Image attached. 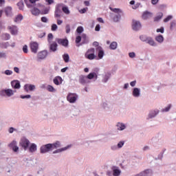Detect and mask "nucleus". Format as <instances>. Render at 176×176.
<instances>
[{
  "label": "nucleus",
  "mask_w": 176,
  "mask_h": 176,
  "mask_svg": "<svg viewBox=\"0 0 176 176\" xmlns=\"http://www.w3.org/2000/svg\"><path fill=\"white\" fill-rule=\"evenodd\" d=\"M16 91L12 89H5L0 91V97H12L14 96Z\"/></svg>",
  "instance_id": "nucleus-1"
},
{
  "label": "nucleus",
  "mask_w": 176,
  "mask_h": 176,
  "mask_svg": "<svg viewBox=\"0 0 176 176\" xmlns=\"http://www.w3.org/2000/svg\"><path fill=\"white\" fill-rule=\"evenodd\" d=\"M26 6H28V8H32L30 10L31 14H32V16H35L36 17H38V16H39V14H41V10H39L38 8L36 7H34V6L32 4H30L27 2V0H25Z\"/></svg>",
  "instance_id": "nucleus-2"
},
{
  "label": "nucleus",
  "mask_w": 176,
  "mask_h": 176,
  "mask_svg": "<svg viewBox=\"0 0 176 176\" xmlns=\"http://www.w3.org/2000/svg\"><path fill=\"white\" fill-rule=\"evenodd\" d=\"M30 140L25 138H22L19 142L20 146L24 150L27 151L30 148Z\"/></svg>",
  "instance_id": "nucleus-3"
},
{
  "label": "nucleus",
  "mask_w": 176,
  "mask_h": 176,
  "mask_svg": "<svg viewBox=\"0 0 176 176\" xmlns=\"http://www.w3.org/2000/svg\"><path fill=\"white\" fill-rule=\"evenodd\" d=\"M67 100L70 104H75L76 100H78V94L74 93H69L67 96Z\"/></svg>",
  "instance_id": "nucleus-4"
},
{
  "label": "nucleus",
  "mask_w": 176,
  "mask_h": 176,
  "mask_svg": "<svg viewBox=\"0 0 176 176\" xmlns=\"http://www.w3.org/2000/svg\"><path fill=\"white\" fill-rule=\"evenodd\" d=\"M52 151H53L52 148V144H44L40 148L41 153H47V152H50Z\"/></svg>",
  "instance_id": "nucleus-5"
},
{
  "label": "nucleus",
  "mask_w": 176,
  "mask_h": 176,
  "mask_svg": "<svg viewBox=\"0 0 176 176\" xmlns=\"http://www.w3.org/2000/svg\"><path fill=\"white\" fill-rule=\"evenodd\" d=\"M30 50L34 54L38 53V49H39V44L37 42L32 41L30 43Z\"/></svg>",
  "instance_id": "nucleus-6"
},
{
  "label": "nucleus",
  "mask_w": 176,
  "mask_h": 176,
  "mask_svg": "<svg viewBox=\"0 0 176 176\" xmlns=\"http://www.w3.org/2000/svg\"><path fill=\"white\" fill-rule=\"evenodd\" d=\"M61 8H63V3H58L56 6L54 16L56 19H59V17H61V13H63V12L61 11Z\"/></svg>",
  "instance_id": "nucleus-7"
},
{
  "label": "nucleus",
  "mask_w": 176,
  "mask_h": 176,
  "mask_svg": "<svg viewBox=\"0 0 176 176\" xmlns=\"http://www.w3.org/2000/svg\"><path fill=\"white\" fill-rule=\"evenodd\" d=\"M38 8H42L41 10V14H48L49 12H50V7H46L45 5L38 3L37 4Z\"/></svg>",
  "instance_id": "nucleus-8"
},
{
  "label": "nucleus",
  "mask_w": 176,
  "mask_h": 176,
  "mask_svg": "<svg viewBox=\"0 0 176 176\" xmlns=\"http://www.w3.org/2000/svg\"><path fill=\"white\" fill-rule=\"evenodd\" d=\"M141 27H142V25H141V22H140V21L133 20L132 28L134 31H138L139 30H141Z\"/></svg>",
  "instance_id": "nucleus-9"
},
{
  "label": "nucleus",
  "mask_w": 176,
  "mask_h": 176,
  "mask_svg": "<svg viewBox=\"0 0 176 176\" xmlns=\"http://www.w3.org/2000/svg\"><path fill=\"white\" fill-rule=\"evenodd\" d=\"M78 82L81 85H85L90 83V80H88L87 76L81 75L79 76Z\"/></svg>",
  "instance_id": "nucleus-10"
},
{
  "label": "nucleus",
  "mask_w": 176,
  "mask_h": 176,
  "mask_svg": "<svg viewBox=\"0 0 176 176\" xmlns=\"http://www.w3.org/2000/svg\"><path fill=\"white\" fill-rule=\"evenodd\" d=\"M111 170L113 176H120L122 174V170H120L119 166H112Z\"/></svg>",
  "instance_id": "nucleus-11"
},
{
  "label": "nucleus",
  "mask_w": 176,
  "mask_h": 176,
  "mask_svg": "<svg viewBox=\"0 0 176 176\" xmlns=\"http://www.w3.org/2000/svg\"><path fill=\"white\" fill-rule=\"evenodd\" d=\"M4 13L6 17H12L13 16V11L11 6H7L4 9Z\"/></svg>",
  "instance_id": "nucleus-12"
},
{
  "label": "nucleus",
  "mask_w": 176,
  "mask_h": 176,
  "mask_svg": "<svg viewBox=\"0 0 176 176\" xmlns=\"http://www.w3.org/2000/svg\"><path fill=\"white\" fill-rule=\"evenodd\" d=\"M36 88V87L34 85L26 84L24 85V90L26 93H28V91H34Z\"/></svg>",
  "instance_id": "nucleus-13"
},
{
  "label": "nucleus",
  "mask_w": 176,
  "mask_h": 176,
  "mask_svg": "<svg viewBox=\"0 0 176 176\" xmlns=\"http://www.w3.org/2000/svg\"><path fill=\"white\" fill-rule=\"evenodd\" d=\"M8 30H10V32L12 35H17V32H19L17 26L16 25H9L8 26Z\"/></svg>",
  "instance_id": "nucleus-14"
},
{
  "label": "nucleus",
  "mask_w": 176,
  "mask_h": 176,
  "mask_svg": "<svg viewBox=\"0 0 176 176\" xmlns=\"http://www.w3.org/2000/svg\"><path fill=\"white\" fill-rule=\"evenodd\" d=\"M48 52L46 50L41 51L38 53L37 57L38 60H45L47 57Z\"/></svg>",
  "instance_id": "nucleus-15"
},
{
  "label": "nucleus",
  "mask_w": 176,
  "mask_h": 176,
  "mask_svg": "<svg viewBox=\"0 0 176 176\" xmlns=\"http://www.w3.org/2000/svg\"><path fill=\"white\" fill-rule=\"evenodd\" d=\"M57 47H58V45L56 41L50 42V52H57Z\"/></svg>",
  "instance_id": "nucleus-16"
},
{
  "label": "nucleus",
  "mask_w": 176,
  "mask_h": 176,
  "mask_svg": "<svg viewBox=\"0 0 176 176\" xmlns=\"http://www.w3.org/2000/svg\"><path fill=\"white\" fill-rule=\"evenodd\" d=\"M96 52H98V57L100 60L102 59L104 56L105 55V53L104 52V50H102V47H98L96 48Z\"/></svg>",
  "instance_id": "nucleus-17"
},
{
  "label": "nucleus",
  "mask_w": 176,
  "mask_h": 176,
  "mask_svg": "<svg viewBox=\"0 0 176 176\" xmlns=\"http://www.w3.org/2000/svg\"><path fill=\"white\" fill-rule=\"evenodd\" d=\"M58 45L64 46V47H68V40L64 38H58L57 40Z\"/></svg>",
  "instance_id": "nucleus-18"
},
{
  "label": "nucleus",
  "mask_w": 176,
  "mask_h": 176,
  "mask_svg": "<svg viewBox=\"0 0 176 176\" xmlns=\"http://www.w3.org/2000/svg\"><path fill=\"white\" fill-rule=\"evenodd\" d=\"M132 96H133V97H135L136 98L140 97V96H141V89L137 87L133 88V90L132 91Z\"/></svg>",
  "instance_id": "nucleus-19"
},
{
  "label": "nucleus",
  "mask_w": 176,
  "mask_h": 176,
  "mask_svg": "<svg viewBox=\"0 0 176 176\" xmlns=\"http://www.w3.org/2000/svg\"><path fill=\"white\" fill-rule=\"evenodd\" d=\"M53 82L56 86H60L63 83V78L60 76H56L53 80Z\"/></svg>",
  "instance_id": "nucleus-20"
},
{
  "label": "nucleus",
  "mask_w": 176,
  "mask_h": 176,
  "mask_svg": "<svg viewBox=\"0 0 176 176\" xmlns=\"http://www.w3.org/2000/svg\"><path fill=\"white\" fill-rule=\"evenodd\" d=\"M69 148H71V145H68L62 148H58V149L53 151V154L55 155L56 153H61V152H64V151H67V149H69Z\"/></svg>",
  "instance_id": "nucleus-21"
},
{
  "label": "nucleus",
  "mask_w": 176,
  "mask_h": 176,
  "mask_svg": "<svg viewBox=\"0 0 176 176\" xmlns=\"http://www.w3.org/2000/svg\"><path fill=\"white\" fill-rule=\"evenodd\" d=\"M153 14L151 12L145 11L142 14V19L144 20H147V19H151L152 17Z\"/></svg>",
  "instance_id": "nucleus-22"
},
{
  "label": "nucleus",
  "mask_w": 176,
  "mask_h": 176,
  "mask_svg": "<svg viewBox=\"0 0 176 176\" xmlns=\"http://www.w3.org/2000/svg\"><path fill=\"white\" fill-rule=\"evenodd\" d=\"M11 86L14 89H20V87H21L20 85V82L19 80H13V81H12L11 82Z\"/></svg>",
  "instance_id": "nucleus-23"
},
{
  "label": "nucleus",
  "mask_w": 176,
  "mask_h": 176,
  "mask_svg": "<svg viewBox=\"0 0 176 176\" xmlns=\"http://www.w3.org/2000/svg\"><path fill=\"white\" fill-rule=\"evenodd\" d=\"M146 43H148V45L153 47L157 46V44L156 43V42H155V40H153L152 37H148Z\"/></svg>",
  "instance_id": "nucleus-24"
},
{
  "label": "nucleus",
  "mask_w": 176,
  "mask_h": 176,
  "mask_svg": "<svg viewBox=\"0 0 176 176\" xmlns=\"http://www.w3.org/2000/svg\"><path fill=\"white\" fill-rule=\"evenodd\" d=\"M117 130L120 131H123V130L126 129V124L122 122H118L116 124Z\"/></svg>",
  "instance_id": "nucleus-25"
},
{
  "label": "nucleus",
  "mask_w": 176,
  "mask_h": 176,
  "mask_svg": "<svg viewBox=\"0 0 176 176\" xmlns=\"http://www.w3.org/2000/svg\"><path fill=\"white\" fill-rule=\"evenodd\" d=\"M87 78L88 80H91V79L97 80V78H98V76H97V74L96 72H92V73H90L89 74H88L87 76Z\"/></svg>",
  "instance_id": "nucleus-26"
},
{
  "label": "nucleus",
  "mask_w": 176,
  "mask_h": 176,
  "mask_svg": "<svg viewBox=\"0 0 176 176\" xmlns=\"http://www.w3.org/2000/svg\"><path fill=\"white\" fill-rule=\"evenodd\" d=\"M51 146L53 149H57L58 148H61V142H60L59 141H56V142L51 144Z\"/></svg>",
  "instance_id": "nucleus-27"
},
{
  "label": "nucleus",
  "mask_w": 176,
  "mask_h": 176,
  "mask_svg": "<svg viewBox=\"0 0 176 176\" xmlns=\"http://www.w3.org/2000/svg\"><path fill=\"white\" fill-rule=\"evenodd\" d=\"M102 107L105 111H111V104L107 101L103 102Z\"/></svg>",
  "instance_id": "nucleus-28"
},
{
  "label": "nucleus",
  "mask_w": 176,
  "mask_h": 176,
  "mask_svg": "<svg viewBox=\"0 0 176 176\" xmlns=\"http://www.w3.org/2000/svg\"><path fill=\"white\" fill-rule=\"evenodd\" d=\"M29 152L31 153H34V152H36V144H31L29 146Z\"/></svg>",
  "instance_id": "nucleus-29"
},
{
  "label": "nucleus",
  "mask_w": 176,
  "mask_h": 176,
  "mask_svg": "<svg viewBox=\"0 0 176 176\" xmlns=\"http://www.w3.org/2000/svg\"><path fill=\"white\" fill-rule=\"evenodd\" d=\"M109 49L111 50H116L118 49V43L116 41H113L110 45H109Z\"/></svg>",
  "instance_id": "nucleus-30"
},
{
  "label": "nucleus",
  "mask_w": 176,
  "mask_h": 176,
  "mask_svg": "<svg viewBox=\"0 0 176 176\" xmlns=\"http://www.w3.org/2000/svg\"><path fill=\"white\" fill-rule=\"evenodd\" d=\"M155 41L158 42V43H163L164 42V37L162 35H158L155 36Z\"/></svg>",
  "instance_id": "nucleus-31"
},
{
  "label": "nucleus",
  "mask_w": 176,
  "mask_h": 176,
  "mask_svg": "<svg viewBox=\"0 0 176 176\" xmlns=\"http://www.w3.org/2000/svg\"><path fill=\"white\" fill-rule=\"evenodd\" d=\"M111 78V74L110 73H106L104 76H103V79H102V82L103 83H107V82H108V80H109V78Z\"/></svg>",
  "instance_id": "nucleus-32"
},
{
  "label": "nucleus",
  "mask_w": 176,
  "mask_h": 176,
  "mask_svg": "<svg viewBox=\"0 0 176 176\" xmlns=\"http://www.w3.org/2000/svg\"><path fill=\"white\" fill-rule=\"evenodd\" d=\"M61 9L63 13H65V14H69L71 13V11H69V9L68 8V7L64 6V4H63Z\"/></svg>",
  "instance_id": "nucleus-33"
},
{
  "label": "nucleus",
  "mask_w": 176,
  "mask_h": 176,
  "mask_svg": "<svg viewBox=\"0 0 176 176\" xmlns=\"http://www.w3.org/2000/svg\"><path fill=\"white\" fill-rule=\"evenodd\" d=\"M157 113H159V110H154L153 111H151L148 114V118L150 119H152L153 118H155V116H156V115H157Z\"/></svg>",
  "instance_id": "nucleus-34"
},
{
  "label": "nucleus",
  "mask_w": 176,
  "mask_h": 176,
  "mask_svg": "<svg viewBox=\"0 0 176 176\" xmlns=\"http://www.w3.org/2000/svg\"><path fill=\"white\" fill-rule=\"evenodd\" d=\"M0 47L1 49H8V47H9V43L8 42L0 43Z\"/></svg>",
  "instance_id": "nucleus-35"
},
{
  "label": "nucleus",
  "mask_w": 176,
  "mask_h": 176,
  "mask_svg": "<svg viewBox=\"0 0 176 176\" xmlns=\"http://www.w3.org/2000/svg\"><path fill=\"white\" fill-rule=\"evenodd\" d=\"M23 15L21 14H18L15 19H14V22L15 23H20V21H21V20H23Z\"/></svg>",
  "instance_id": "nucleus-36"
},
{
  "label": "nucleus",
  "mask_w": 176,
  "mask_h": 176,
  "mask_svg": "<svg viewBox=\"0 0 176 176\" xmlns=\"http://www.w3.org/2000/svg\"><path fill=\"white\" fill-rule=\"evenodd\" d=\"M17 145V141L16 140H12L9 144L8 146L10 149H12L14 146H16Z\"/></svg>",
  "instance_id": "nucleus-37"
},
{
  "label": "nucleus",
  "mask_w": 176,
  "mask_h": 176,
  "mask_svg": "<svg viewBox=\"0 0 176 176\" xmlns=\"http://www.w3.org/2000/svg\"><path fill=\"white\" fill-rule=\"evenodd\" d=\"M121 17H122V16L120 15V14H118L116 15V16L113 17V21H114L115 23H118V22H119V21H120Z\"/></svg>",
  "instance_id": "nucleus-38"
},
{
  "label": "nucleus",
  "mask_w": 176,
  "mask_h": 176,
  "mask_svg": "<svg viewBox=\"0 0 176 176\" xmlns=\"http://www.w3.org/2000/svg\"><path fill=\"white\" fill-rule=\"evenodd\" d=\"M47 90L51 93H55L56 91V89L52 85H47Z\"/></svg>",
  "instance_id": "nucleus-39"
},
{
  "label": "nucleus",
  "mask_w": 176,
  "mask_h": 176,
  "mask_svg": "<svg viewBox=\"0 0 176 176\" xmlns=\"http://www.w3.org/2000/svg\"><path fill=\"white\" fill-rule=\"evenodd\" d=\"M63 58L65 63H69V55H68V54H65L63 56Z\"/></svg>",
  "instance_id": "nucleus-40"
},
{
  "label": "nucleus",
  "mask_w": 176,
  "mask_h": 176,
  "mask_svg": "<svg viewBox=\"0 0 176 176\" xmlns=\"http://www.w3.org/2000/svg\"><path fill=\"white\" fill-rule=\"evenodd\" d=\"M17 6L19 7V9H20V10H23V9H24V2H23V1H19L17 3Z\"/></svg>",
  "instance_id": "nucleus-41"
},
{
  "label": "nucleus",
  "mask_w": 176,
  "mask_h": 176,
  "mask_svg": "<svg viewBox=\"0 0 176 176\" xmlns=\"http://www.w3.org/2000/svg\"><path fill=\"white\" fill-rule=\"evenodd\" d=\"M2 38H3V39H5V41H8V40L10 39V34H9L8 33L3 34Z\"/></svg>",
  "instance_id": "nucleus-42"
},
{
  "label": "nucleus",
  "mask_w": 176,
  "mask_h": 176,
  "mask_svg": "<svg viewBox=\"0 0 176 176\" xmlns=\"http://www.w3.org/2000/svg\"><path fill=\"white\" fill-rule=\"evenodd\" d=\"M163 17V13L160 12L154 19V21H160Z\"/></svg>",
  "instance_id": "nucleus-43"
},
{
  "label": "nucleus",
  "mask_w": 176,
  "mask_h": 176,
  "mask_svg": "<svg viewBox=\"0 0 176 176\" xmlns=\"http://www.w3.org/2000/svg\"><path fill=\"white\" fill-rule=\"evenodd\" d=\"M111 10H112V12H114V13H118V14H120V13H122V10L119 9V8H110Z\"/></svg>",
  "instance_id": "nucleus-44"
},
{
  "label": "nucleus",
  "mask_w": 176,
  "mask_h": 176,
  "mask_svg": "<svg viewBox=\"0 0 176 176\" xmlns=\"http://www.w3.org/2000/svg\"><path fill=\"white\" fill-rule=\"evenodd\" d=\"M170 109H171V104H168L166 107L162 109L161 112H168Z\"/></svg>",
  "instance_id": "nucleus-45"
},
{
  "label": "nucleus",
  "mask_w": 176,
  "mask_h": 176,
  "mask_svg": "<svg viewBox=\"0 0 176 176\" xmlns=\"http://www.w3.org/2000/svg\"><path fill=\"white\" fill-rule=\"evenodd\" d=\"M148 38L149 37L145 36H140V41H142V42H146V43L148 41Z\"/></svg>",
  "instance_id": "nucleus-46"
},
{
  "label": "nucleus",
  "mask_w": 176,
  "mask_h": 176,
  "mask_svg": "<svg viewBox=\"0 0 176 176\" xmlns=\"http://www.w3.org/2000/svg\"><path fill=\"white\" fill-rule=\"evenodd\" d=\"M87 58L89 60H94V58H96V55L94 54H89L87 56Z\"/></svg>",
  "instance_id": "nucleus-47"
},
{
  "label": "nucleus",
  "mask_w": 176,
  "mask_h": 176,
  "mask_svg": "<svg viewBox=\"0 0 176 176\" xmlns=\"http://www.w3.org/2000/svg\"><path fill=\"white\" fill-rule=\"evenodd\" d=\"M11 149L14 152V153H19V151H20V148L17 146V144L14 147H12Z\"/></svg>",
  "instance_id": "nucleus-48"
},
{
  "label": "nucleus",
  "mask_w": 176,
  "mask_h": 176,
  "mask_svg": "<svg viewBox=\"0 0 176 176\" xmlns=\"http://www.w3.org/2000/svg\"><path fill=\"white\" fill-rule=\"evenodd\" d=\"M58 29V26H57L56 23H54L51 26L52 31H57Z\"/></svg>",
  "instance_id": "nucleus-49"
},
{
  "label": "nucleus",
  "mask_w": 176,
  "mask_h": 176,
  "mask_svg": "<svg viewBox=\"0 0 176 176\" xmlns=\"http://www.w3.org/2000/svg\"><path fill=\"white\" fill-rule=\"evenodd\" d=\"M123 145H124V141H120L117 144V148L120 149V148H123Z\"/></svg>",
  "instance_id": "nucleus-50"
},
{
  "label": "nucleus",
  "mask_w": 176,
  "mask_h": 176,
  "mask_svg": "<svg viewBox=\"0 0 176 176\" xmlns=\"http://www.w3.org/2000/svg\"><path fill=\"white\" fill-rule=\"evenodd\" d=\"M76 32H78V34H82L83 32V27L82 26L78 27L76 30Z\"/></svg>",
  "instance_id": "nucleus-51"
},
{
  "label": "nucleus",
  "mask_w": 176,
  "mask_h": 176,
  "mask_svg": "<svg viewBox=\"0 0 176 176\" xmlns=\"http://www.w3.org/2000/svg\"><path fill=\"white\" fill-rule=\"evenodd\" d=\"M65 30L66 34H69V32H71V26L69 25V24L66 25Z\"/></svg>",
  "instance_id": "nucleus-52"
},
{
  "label": "nucleus",
  "mask_w": 176,
  "mask_h": 176,
  "mask_svg": "<svg viewBox=\"0 0 176 176\" xmlns=\"http://www.w3.org/2000/svg\"><path fill=\"white\" fill-rule=\"evenodd\" d=\"M172 19H173V16L168 15L165 19H164V22L168 23V21H170V20H171Z\"/></svg>",
  "instance_id": "nucleus-53"
},
{
  "label": "nucleus",
  "mask_w": 176,
  "mask_h": 176,
  "mask_svg": "<svg viewBox=\"0 0 176 176\" xmlns=\"http://www.w3.org/2000/svg\"><path fill=\"white\" fill-rule=\"evenodd\" d=\"M82 38L84 39V43H87V42H89V40L87 39V36H86V34H82Z\"/></svg>",
  "instance_id": "nucleus-54"
},
{
  "label": "nucleus",
  "mask_w": 176,
  "mask_h": 176,
  "mask_svg": "<svg viewBox=\"0 0 176 176\" xmlns=\"http://www.w3.org/2000/svg\"><path fill=\"white\" fill-rule=\"evenodd\" d=\"M48 38V42L49 43H50V42H52V39H53V34L50 33L47 36Z\"/></svg>",
  "instance_id": "nucleus-55"
},
{
  "label": "nucleus",
  "mask_w": 176,
  "mask_h": 176,
  "mask_svg": "<svg viewBox=\"0 0 176 176\" xmlns=\"http://www.w3.org/2000/svg\"><path fill=\"white\" fill-rule=\"evenodd\" d=\"M89 8H82L81 10H79L80 13H81L82 14H83L84 13H86V12H87V10Z\"/></svg>",
  "instance_id": "nucleus-56"
},
{
  "label": "nucleus",
  "mask_w": 176,
  "mask_h": 176,
  "mask_svg": "<svg viewBox=\"0 0 176 176\" xmlns=\"http://www.w3.org/2000/svg\"><path fill=\"white\" fill-rule=\"evenodd\" d=\"M23 53H28V46L24 45L23 47Z\"/></svg>",
  "instance_id": "nucleus-57"
},
{
  "label": "nucleus",
  "mask_w": 176,
  "mask_h": 176,
  "mask_svg": "<svg viewBox=\"0 0 176 176\" xmlns=\"http://www.w3.org/2000/svg\"><path fill=\"white\" fill-rule=\"evenodd\" d=\"M0 58H6V53L0 52Z\"/></svg>",
  "instance_id": "nucleus-58"
},
{
  "label": "nucleus",
  "mask_w": 176,
  "mask_h": 176,
  "mask_svg": "<svg viewBox=\"0 0 176 176\" xmlns=\"http://www.w3.org/2000/svg\"><path fill=\"white\" fill-rule=\"evenodd\" d=\"M45 2H47V5H53L54 0H45Z\"/></svg>",
  "instance_id": "nucleus-59"
},
{
  "label": "nucleus",
  "mask_w": 176,
  "mask_h": 176,
  "mask_svg": "<svg viewBox=\"0 0 176 176\" xmlns=\"http://www.w3.org/2000/svg\"><path fill=\"white\" fill-rule=\"evenodd\" d=\"M4 74L6 75H12V74H13V72H12L11 70H6L4 72Z\"/></svg>",
  "instance_id": "nucleus-60"
},
{
  "label": "nucleus",
  "mask_w": 176,
  "mask_h": 176,
  "mask_svg": "<svg viewBox=\"0 0 176 176\" xmlns=\"http://www.w3.org/2000/svg\"><path fill=\"white\" fill-rule=\"evenodd\" d=\"M82 41V37L80 36H78L76 38V43H79Z\"/></svg>",
  "instance_id": "nucleus-61"
},
{
  "label": "nucleus",
  "mask_w": 176,
  "mask_h": 176,
  "mask_svg": "<svg viewBox=\"0 0 176 176\" xmlns=\"http://www.w3.org/2000/svg\"><path fill=\"white\" fill-rule=\"evenodd\" d=\"M129 57H130L131 58H134L135 57V53H134V52H130V53L129 54Z\"/></svg>",
  "instance_id": "nucleus-62"
},
{
  "label": "nucleus",
  "mask_w": 176,
  "mask_h": 176,
  "mask_svg": "<svg viewBox=\"0 0 176 176\" xmlns=\"http://www.w3.org/2000/svg\"><path fill=\"white\" fill-rule=\"evenodd\" d=\"M41 21H42L43 23H47V21H48L47 18L45 17V16L41 17Z\"/></svg>",
  "instance_id": "nucleus-63"
},
{
  "label": "nucleus",
  "mask_w": 176,
  "mask_h": 176,
  "mask_svg": "<svg viewBox=\"0 0 176 176\" xmlns=\"http://www.w3.org/2000/svg\"><path fill=\"white\" fill-rule=\"evenodd\" d=\"M21 98H31V95H26V96H21Z\"/></svg>",
  "instance_id": "nucleus-64"
}]
</instances>
